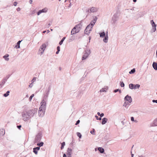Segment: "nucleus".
<instances>
[{
	"label": "nucleus",
	"instance_id": "1",
	"mask_svg": "<svg viewBox=\"0 0 157 157\" xmlns=\"http://www.w3.org/2000/svg\"><path fill=\"white\" fill-rule=\"evenodd\" d=\"M37 112V109L33 108L27 111H23L21 113L22 120L25 121H26L32 117L36 116Z\"/></svg>",
	"mask_w": 157,
	"mask_h": 157
},
{
	"label": "nucleus",
	"instance_id": "2",
	"mask_svg": "<svg viewBox=\"0 0 157 157\" xmlns=\"http://www.w3.org/2000/svg\"><path fill=\"white\" fill-rule=\"evenodd\" d=\"M97 19L98 18L96 16L93 17V20L91 21L90 24L86 27L84 33L86 34H88L90 33Z\"/></svg>",
	"mask_w": 157,
	"mask_h": 157
},
{
	"label": "nucleus",
	"instance_id": "3",
	"mask_svg": "<svg viewBox=\"0 0 157 157\" xmlns=\"http://www.w3.org/2000/svg\"><path fill=\"white\" fill-rule=\"evenodd\" d=\"M51 86L50 85L48 90H46L45 93L44 94V96L43 97V99L42 100H44V101H46L47 99V98L48 97V94H49L50 90L51 89Z\"/></svg>",
	"mask_w": 157,
	"mask_h": 157
},
{
	"label": "nucleus",
	"instance_id": "4",
	"mask_svg": "<svg viewBox=\"0 0 157 157\" xmlns=\"http://www.w3.org/2000/svg\"><path fill=\"white\" fill-rule=\"evenodd\" d=\"M46 45L45 44H43L41 46L40 49L38 52V54L40 56L42 55L44 52L46 48Z\"/></svg>",
	"mask_w": 157,
	"mask_h": 157
},
{
	"label": "nucleus",
	"instance_id": "5",
	"mask_svg": "<svg viewBox=\"0 0 157 157\" xmlns=\"http://www.w3.org/2000/svg\"><path fill=\"white\" fill-rule=\"evenodd\" d=\"M90 53V50L89 49H87L82 56V60H83L86 59Z\"/></svg>",
	"mask_w": 157,
	"mask_h": 157
},
{
	"label": "nucleus",
	"instance_id": "6",
	"mask_svg": "<svg viewBox=\"0 0 157 157\" xmlns=\"http://www.w3.org/2000/svg\"><path fill=\"white\" fill-rule=\"evenodd\" d=\"M119 17V15L117 13H116L114 14L112 17V21L113 23H115L118 20Z\"/></svg>",
	"mask_w": 157,
	"mask_h": 157
},
{
	"label": "nucleus",
	"instance_id": "7",
	"mask_svg": "<svg viewBox=\"0 0 157 157\" xmlns=\"http://www.w3.org/2000/svg\"><path fill=\"white\" fill-rule=\"evenodd\" d=\"M41 106L39 108V109H42L43 110H45L46 108V101L44 100H42L40 103Z\"/></svg>",
	"mask_w": 157,
	"mask_h": 157
},
{
	"label": "nucleus",
	"instance_id": "8",
	"mask_svg": "<svg viewBox=\"0 0 157 157\" xmlns=\"http://www.w3.org/2000/svg\"><path fill=\"white\" fill-rule=\"evenodd\" d=\"M42 137L41 134L40 133H38L36 136L35 140V143H36L39 142L41 140Z\"/></svg>",
	"mask_w": 157,
	"mask_h": 157
},
{
	"label": "nucleus",
	"instance_id": "9",
	"mask_svg": "<svg viewBox=\"0 0 157 157\" xmlns=\"http://www.w3.org/2000/svg\"><path fill=\"white\" fill-rule=\"evenodd\" d=\"M151 24L152 27V31L153 32H154L156 30V25L153 20L151 21Z\"/></svg>",
	"mask_w": 157,
	"mask_h": 157
},
{
	"label": "nucleus",
	"instance_id": "10",
	"mask_svg": "<svg viewBox=\"0 0 157 157\" xmlns=\"http://www.w3.org/2000/svg\"><path fill=\"white\" fill-rule=\"evenodd\" d=\"M125 101H128V103H131L132 101V99L130 96H128V95H126L124 98Z\"/></svg>",
	"mask_w": 157,
	"mask_h": 157
},
{
	"label": "nucleus",
	"instance_id": "11",
	"mask_svg": "<svg viewBox=\"0 0 157 157\" xmlns=\"http://www.w3.org/2000/svg\"><path fill=\"white\" fill-rule=\"evenodd\" d=\"M48 9L47 8H45L43 9L39 10L37 13L38 15H40L41 13H46L47 12Z\"/></svg>",
	"mask_w": 157,
	"mask_h": 157
},
{
	"label": "nucleus",
	"instance_id": "12",
	"mask_svg": "<svg viewBox=\"0 0 157 157\" xmlns=\"http://www.w3.org/2000/svg\"><path fill=\"white\" fill-rule=\"evenodd\" d=\"M45 112V111L42 110V109H39L38 111V115L40 117H43L44 114Z\"/></svg>",
	"mask_w": 157,
	"mask_h": 157
},
{
	"label": "nucleus",
	"instance_id": "13",
	"mask_svg": "<svg viewBox=\"0 0 157 157\" xmlns=\"http://www.w3.org/2000/svg\"><path fill=\"white\" fill-rule=\"evenodd\" d=\"M8 78H4L0 82V87H2L4 85Z\"/></svg>",
	"mask_w": 157,
	"mask_h": 157
},
{
	"label": "nucleus",
	"instance_id": "14",
	"mask_svg": "<svg viewBox=\"0 0 157 157\" xmlns=\"http://www.w3.org/2000/svg\"><path fill=\"white\" fill-rule=\"evenodd\" d=\"M98 9L95 7H92L90 9V13H94L97 11Z\"/></svg>",
	"mask_w": 157,
	"mask_h": 157
},
{
	"label": "nucleus",
	"instance_id": "15",
	"mask_svg": "<svg viewBox=\"0 0 157 157\" xmlns=\"http://www.w3.org/2000/svg\"><path fill=\"white\" fill-rule=\"evenodd\" d=\"M104 37V38L103 39V41L104 42L107 43L108 42V32H106V36Z\"/></svg>",
	"mask_w": 157,
	"mask_h": 157
},
{
	"label": "nucleus",
	"instance_id": "16",
	"mask_svg": "<svg viewBox=\"0 0 157 157\" xmlns=\"http://www.w3.org/2000/svg\"><path fill=\"white\" fill-rule=\"evenodd\" d=\"M108 121V119L106 118H104L102 119L101 124L102 125L105 124Z\"/></svg>",
	"mask_w": 157,
	"mask_h": 157
},
{
	"label": "nucleus",
	"instance_id": "17",
	"mask_svg": "<svg viewBox=\"0 0 157 157\" xmlns=\"http://www.w3.org/2000/svg\"><path fill=\"white\" fill-rule=\"evenodd\" d=\"M5 134V130L3 128H1L0 130V135L1 136H3Z\"/></svg>",
	"mask_w": 157,
	"mask_h": 157
},
{
	"label": "nucleus",
	"instance_id": "18",
	"mask_svg": "<svg viewBox=\"0 0 157 157\" xmlns=\"http://www.w3.org/2000/svg\"><path fill=\"white\" fill-rule=\"evenodd\" d=\"M67 151V155H71L72 154V149L71 148H68Z\"/></svg>",
	"mask_w": 157,
	"mask_h": 157
},
{
	"label": "nucleus",
	"instance_id": "19",
	"mask_svg": "<svg viewBox=\"0 0 157 157\" xmlns=\"http://www.w3.org/2000/svg\"><path fill=\"white\" fill-rule=\"evenodd\" d=\"M99 34L100 37L101 38H103L106 36V33H105L104 32L99 33Z\"/></svg>",
	"mask_w": 157,
	"mask_h": 157
},
{
	"label": "nucleus",
	"instance_id": "20",
	"mask_svg": "<svg viewBox=\"0 0 157 157\" xmlns=\"http://www.w3.org/2000/svg\"><path fill=\"white\" fill-rule=\"evenodd\" d=\"M152 66L154 69L156 70H157V63L155 62H153L152 64Z\"/></svg>",
	"mask_w": 157,
	"mask_h": 157
},
{
	"label": "nucleus",
	"instance_id": "21",
	"mask_svg": "<svg viewBox=\"0 0 157 157\" xmlns=\"http://www.w3.org/2000/svg\"><path fill=\"white\" fill-rule=\"evenodd\" d=\"M9 56V55L7 54L4 56H3V58L6 61H8L9 60V58H8Z\"/></svg>",
	"mask_w": 157,
	"mask_h": 157
},
{
	"label": "nucleus",
	"instance_id": "22",
	"mask_svg": "<svg viewBox=\"0 0 157 157\" xmlns=\"http://www.w3.org/2000/svg\"><path fill=\"white\" fill-rule=\"evenodd\" d=\"M98 150L100 151V152L101 153H103L104 152V149L101 147H99L98 148Z\"/></svg>",
	"mask_w": 157,
	"mask_h": 157
},
{
	"label": "nucleus",
	"instance_id": "23",
	"mask_svg": "<svg viewBox=\"0 0 157 157\" xmlns=\"http://www.w3.org/2000/svg\"><path fill=\"white\" fill-rule=\"evenodd\" d=\"M81 25L80 24H78L76 25L74 28L75 29H77L80 30V28L81 27Z\"/></svg>",
	"mask_w": 157,
	"mask_h": 157
},
{
	"label": "nucleus",
	"instance_id": "24",
	"mask_svg": "<svg viewBox=\"0 0 157 157\" xmlns=\"http://www.w3.org/2000/svg\"><path fill=\"white\" fill-rule=\"evenodd\" d=\"M157 126V118L154 120L152 125V126Z\"/></svg>",
	"mask_w": 157,
	"mask_h": 157
},
{
	"label": "nucleus",
	"instance_id": "25",
	"mask_svg": "<svg viewBox=\"0 0 157 157\" xmlns=\"http://www.w3.org/2000/svg\"><path fill=\"white\" fill-rule=\"evenodd\" d=\"M134 85L132 83H130L129 85V88L132 90L134 89Z\"/></svg>",
	"mask_w": 157,
	"mask_h": 157
},
{
	"label": "nucleus",
	"instance_id": "26",
	"mask_svg": "<svg viewBox=\"0 0 157 157\" xmlns=\"http://www.w3.org/2000/svg\"><path fill=\"white\" fill-rule=\"evenodd\" d=\"M75 39V37L74 36H72L70 37L69 40L71 42L74 40Z\"/></svg>",
	"mask_w": 157,
	"mask_h": 157
},
{
	"label": "nucleus",
	"instance_id": "27",
	"mask_svg": "<svg viewBox=\"0 0 157 157\" xmlns=\"http://www.w3.org/2000/svg\"><path fill=\"white\" fill-rule=\"evenodd\" d=\"M75 29H75V28H74V27L72 29V30L71 32V35H73V34H74L76 33V31L75 30Z\"/></svg>",
	"mask_w": 157,
	"mask_h": 157
},
{
	"label": "nucleus",
	"instance_id": "28",
	"mask_svg": "<svg viewBox=\"0 0 157 157\" xmlns=\"http://www.w3.org/2000/svg\"><path fill=\"white\" fill-rule=\"evenodd\" d=\"M22 40H19L17 43V44L16 46V47L17 48H19L20 47V44Z\"/></svg>",
	"mask_w": 157,
	"mask_h": 157
},
{
	"label": "nucleus",
	"instance_id": "29",
	"mask_svg": "<svg viewBox=\"0 0 157 157\" xmlns=\"http://www.w3.org/2000/svg\"><path fill=\"white\" fill-rule=\"evenodd\" d=\"M107 90V88H104L101 89L100 90V92H106V90Z\"/></svg>",
	"mask_w": 157,
	"mask_h": 157
},
{
	"label": "nucleus",
	"instance_id": "30",
	"mask_svg": "<svg viewBox=\"0 0 157 157\" xmlns=\"http://www.w3.org/2000/svg\"><path fill=\"white\" fill-rule=\"evenodd\" d=\"M65 38H66V37H63L62 38V39L59 42V44L60 45H62V44L63 41H64V40L65 39Z\"/></svg>",
	"mask_w": 157,
	"mask_h": 157
},
{
	"label": "nucleus",
	"instance_id": "31",
	"mask_svg": "<svg viewBox=\"0 0 157 157\" xmlns=\"http://www.w3.org/2000/svg\"><path fill=\"white\" fill-rule=\"evenodd\" d=\"M140 87V85L138 84L134 85V89H138Z\"/></svg>",
	"mask_w": 157,
	"mask_h": 157
},
{
	"label": "nucleus",
	"instance_id": "32",
	"mask_svg": "<svg viewBox=\"0 0 157 157\" xmlns=\"http://www.w3.org/2000/svg\"><path fill=\"white\" fill-rule=\"evenodd\" d=\"M128 102H125L123 104V106H124L127 109L128 107H127L128 105Z\"/></svg>",
	"mask_w": 157,
	"mask_h": 157
},
{
	"label": "nucleus",
	"instance_id": "33",
	"mask_svg": "<svg viewBox=\"0 0 157 157\" xmlns=\"http://www.w3.org/2000/svg\"><path fill=\"white\" fill-rule=\"evenodd\" d=\"M38 151L36 150L35 147L33 148V152L36 155H37L38 153Z\"/></svg>",
	"mask_w": 157,
	"mask_h": 157
},
{
	"label": "nucleus",
	"instance_id": "34",
	"mask_svg": "<svg viewBox=\"0 0 157 157\" xmlns=\"http://www.w3.org/2000/svg\"><path fill=\"white\" fill-rule=\"evenodd\" d=\"M44 144V143L43 142H41L40 143H38L37 144V145L40 147H41L43 146Z\"/></svg>",
	"mask_w": 157,
	"mask_h": 157
},
{
	"label": "nucleus",
	"instance_id": "35",
	"mask_svg": "<svg viewBox=\"0 0 157 157\" xmlns=\"http://www.w3.org/2000/svg\"><path fill=\"white\" fill-rule=\"evenodd\" d=\"M10 93V91H7L6 93L5 94H4L3 95V96L5 97H6L9 95V94Z\"/></svg>",
	"mask_w": 157,
	"mask_h": 157
},
{
	"label": "nucleus",
	"instance_id": "36",
	"mask_svg": "<svg viewBox=\"0 0 157 157\" xmlns=\"http://www.w3.org/2000/svg\"><path fill=\"white\" fill-rule=\"evenodd\" d=\"M65 143L64 142H63L61 144V149H63L64 147V146L65 145Z\"/></svg>",
	"mask_w": 157,
	"mask_h": 157
},
{
	"label": "nucleus",
	"instance_id": "37",
	"mask_svg": "<svg viewBox=\"0 0 157 157\" xmlns=\"http://www.w3.org/2000/svg\"><path fill=\"white\" fill-rule=\"evenodd\" d=\"M131 120L132 121H134L136 123H137L138 121L136 120H134V117H132L131 118Z\"/></svg>",
	"mask_w": 157,
	"mask_h": 157
},
{
	"label": "nucleus",
	"instance_id": "38",
	"mask_svg": "<svg viewBox=\"0 0 157 157\" xmlns=\"http://www.w3.org/2000/svg\"><path fill=\"white\" fill-rule=\"evenodd\" d=\"M135 71V69L134 68L132 70L129 72L130 74L133 73Z\"/></svg>",
	"mask_w": 157,
	"mask_h": 157
},
{
	"label": "nucleus",
	"instance_id": "39",
	"mask_svg": "<svg viewBox=\"0 0 157 157\" xmlns=\"http://www.w3.org/2000/svg\"><path fill=\"white\" fill-rule=\"evenodd\" d=\"M77 136L80 138H81L82 137V135L80 132H78L77 133Z\"/></svg>",
	"mask_w": 157,
	"mask_h": 157
},
{
	"label": "nucleus",
	"instance_id": "40",
	"mask_svg": "<svg viewBox=\"0 0 157 157\" xmlns=\"http://www.w3.org/2000/svg\"><path fill=\"white\" fill-rule=\"evenodd\" d=\"M34 96V94H32L30 96V97H29V101H31L33 98Z\"/></svg>",
	"mask_w": 157,
	"mask_h": 157
},
{
	"label": "nucleus",
	"instance_id": "41",
	"mask_svg": "<svg viewBox=\"0 0 157 157\" xmlns=\"http://www.w3.org/2000/svg\"><path fill=\"white\" fill-rule=\"evenodd\" d=\"M95 130L94 128H93L92 131L90 132V133L92 135H95Z\"/></svg>",
	"mask_w": 157,
	"mask_h": 157
},
{
	"label": "nucleus",
	"instance_id": "42",
	"mask_svg": "<svg viewBox=\"0 0 157 157\" xmlns=\"http://www.w3.org/2000/svg\"><path fill=\"white\" fill-rule=\"evenodd\" d=\"M36 77H34L33 78L32 80V83L31 84H32L33 82H34L36 80Z\"/></svg>",
	"mask_w": 157,
	"mask_h": 157
},
{
	"label": "nucleus",
	"instance_id": "43",
	"mask_svg": "<svg viewBox=\"0 0 157 157\" xmlns=\"http://www.w3.org/2000/svg\"><path fill=\"white\" fill-rule=\"evenodd\" d=\"M121 87H123L124 86V84L123 82H121Z\"/></svg>",
	"mask_w": 157,
	"mask_h": 157
},
{
	"label": "nucleus",
	"instance_id": "44",
	"mask_svg": "<svg viewBox=\"0 0 157 157\" xmlns=\"http://www.w3.org/2000/svg\"><path fill=\"white\" fill-rule=\"evenodd\" d=\"M119 90V89H116V90H114L113 92L114 93H116V92L118 91Z\"/></svg>",
	"mask_w": 157,
	"mask_h": 157
},
{
	"label": "nucleus",
	"instance_id": "45",
	"mask_svg": "<svg viewBox=\"0 0 157 157\" xmlns=\"http://www.w3.org/2000/svg\"><path fill=\"white\" fill-rule=\"evenodd\" d=\"M80 122V121L79 120H78L77 122H76V123L75 124V125H77Z\"/></svg>",
	"mask_w": 157,
	"mask_h": 157
},
{
	"label": "nucleus",
	"instance_id": "46",
	"mask_svg": "<svg viewBox=\"0 0 157 157\" xmlns=\"http://www.w3.org/2000/svg\"><path fill=\"white\" fill-rule=\"evenodd\" d=\"M75 30L76 31V33H78L80 31V30L77 29H76Z\"/></svg>",
	"mask_w": 157,
	"mask_h": 157
},
{
	"label": "nucleus",
	"instance_id": "47",
	"mask_svg": "<svg viewBox=\"0 0 157 157\" xmlns=\"http://www.w3.org/2000/svg\"><path fill=\"white\" fill-rule=\"evenodd\" d=\"M57 49L58 51H60V48L59 46H58L57 48Z\"/></svg>",
	"mask_w": 157,
	"mask_h": 157
},
{
	"label": "nucleus",
	"instance_id": "48",
	"mask_svg": "<svg viewBox=\"0 0 157 157\" xmlns=\"http://www.w3.org/2000/svg\"><path fill=\"white\" fill-rule=\"evenodd\" d=\"M152 102L154 103H157V100H152Z\"/></svg>",
	"mask_w": 157,
	"mask_h": 157
},
{
	"label": "nucleus",
	"instance_id": "49",
	"mask_svg": "<svg viewBox=\"0 0 157 157\" xmlns=\"http://www.w3.org/2000/svg\"><path fill=\"white\" fill-rule=\"evenodd\" d=\"M35 148H36V150H37L38 151V150H40V147H36Z\"/></svg>",
	"mask_w": 157,
	"mask_h": 157
},
{
	"label": "nucleus",
	"instance_id": "50",
	"mask_svg": "<svg viewBox=\"0 0 157 157\" xmlns=\"http://www.w3.org/2000/svg\"><path fill=\"white\" fill-rule=\"evenodd\" d=\"M13 5L14 6H16L17 5V2H14Z\"/></svg>",
	"mask_w": 157,
	"mask_h": 157
},
{
	"label": "nucleus",
	"instance_id": "51",
	"mask_svg": "<svg viewBox=\"0 0 157 157\" xmlns=\"http://www.w3.org/2000/svg\"><path fill=\"white\" fill-rule=\"evenodd\" d=\"M104 114L103 113H101V114L100 116L101 117H102L104 116Z\"/></svg>",
	"mask_w": 157,
	"mask_h": 157
},
{
	"label": "nucleus",
	"instance_id": "52",
	"mask_svg": "<svg viewBox=\"0 0 157 157\" xmlns=\"http://www.w3.org/2000/svg\"><path fill=\"white\" fill-rule=\"evenodd\" d=\"M17 127L18 128H19V129H20V128L21 127V125H19L17 126Z\"/></svg>",
	"mask_w": 157,
	"mask_h": 157
},
{
	"label": "nucleus",
	"instance_id": "53",
	"mask_svg": "<svg viewBox=\"0 0 157 157\" xmlns=\"http://www.w3.org/2000/svg\"><path fill=\"white\" fill-rule=\"evenodd\" d=\"M29 2L30 4H32L33 2V0H29Z\"/></svg>",
	"mask_w": 157,
	"mask_h": 157
},
{
	"label": "nucleus",
	"instance_id": "54",
	"mask_svg": "<svg viewBox=\"0 0 157 157\" xmlns=\"http://www.w3.org/2000/svg\"><path fill=\"white\" fill-rule=\"evenodd\" d=\"M17 11H19L20 10H21V9L19 7H18L17 9Z\"/></svg>",
	"mask_w": 157,
	"mask_h": 157
},
{
	"label": "nucleus",
	"instance_id": "55",
	"mask_svg": "<svg viewBox=\"0 0 157 157\" xmlns=\"http://www.w3.org/2000/svg\"><path fill=\"white\" fill-rule=\"evenodd\" d=\"M60 51H57L56 52V54H59V52Z\"/></svg>",
	"mask_w": 157,
	"mask_h": 157
},
{
	"label": "nucleus",
	"instance_id": "56",
	"mask_svg": "<svg viewBox=\"0 0 157 157\" xmlns=\"http://www.w3.org/2000/svg\"><path fill=\"white\" fill-rule=\"evenodd\" d=\"M63 157H67L66 154H64L63 155Z\"/></svg>",
	"mask_w": 157,
	"mask_h": 157
},
{
	"label": "nucleus",
	"instance_id": "57",
	"mask_svg": "<svg viewBox=\"0 0 157 157\" xmlns=\"http://www.w3.org/2000/svg\"><path fill=\"white\" fill-rule=\"evenodd\" d=\"M97 114H98V116H100V114H100V113L99 112H98V113H97Z\"/></svg>",
	"mask_w": 157,
	"mask_h": 157
},
{
	"label": "nucleus",
	"instance_id": "58",
	"mask_svg": "<svg viewBox=\"0 0 157 157\" xmlns=\"http://www.w3.org/2000/svg\"><path fill=\"white\" fill-rule=\"evenodd\" d=\"M121 123L123 125H124V122L123 121H121Z\"/></svg>",
	"mask_w": 157,
	"mask_h": 157
},
{
	"label": "nucleus",
	"instance_id": "59",
	"mask_svg": "<svg viewBox=\"0 0 157 157\" xmlns=\"http://www.w3.org/2000/svg\"><path fill=\"white\" fill-rule=\"evenodd\" d=\"M131 157H133L134 154L132 153V152H131Z\"/></svg>",
	"mask_w": 157,
	"mask_h": 157
},
{
	"label": "nucleus",
	"instance_id": "60",
	"mask_svg": "<svg viewBox=\"0 0 157 157\" xmlns=\"http://www.w3.org/2000/svg\"><path fill=\"white\" fill-rule=\"evenodd\" d=\"M95 117H96V119H97V120H98V117L97 116V115L95 116Z\"/></svg>",
	"mask_w": 157,
	"mask_h": 157
},
{
	"label": "nucleus",
	"instance_id": "61",
	"mask_svg": "<svg viewBox=\"0 0 157 157\" xmlns=\"http://www.w3.org/2000/svg\"><path fill=\"white\" fill-rule=\"evenodd\" d=\"M101 117H99V118H98V120H101Z\"/></svg>",
	"mask_w": 157,
	"mask_h": 157
},
{
	"label": "nucleus",
	"instance_id": "62",
	"mask_svg": "<svg viewBox=\"0 0 157 157\" xmlns=\"http://www.w3.org/2000/svg\"><path fill=\"white\" fill-rule=\"evenodd\" d=\"M133 2H136V0H133Z\"/></svg>",
	"mask_w": 157,
	"mask_h": 157
},
{
	"label": "nucleus",
	"instance_id": "63",
	"mask_svg": "<svg viewBox=\"0 0 157 157\" xmlns=\"http://www.w3.org/2000/svg\"><path fill=\"white\" fill-rule=\"evenodd\" d=\"M46 31H43V33H46Z\"/></svg>",
	"mask_w": 157,
	"mask_h": 157
},
{
	"label": "nucleus",
	"instance_id": "64",
	"mask_svg": "<svg viewBox=\"0 0 157 157\" xmlns=\"http://www.w3.org/2000/svg\"><path fill=\"white\" fill-rule=\"evenodd\" d=\"M118 91H119V93H121V90H120L119 89V90Z\"/></svg>",
	"mask_w": 157,
	"mask_h": 157
}]
</instances>
